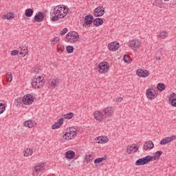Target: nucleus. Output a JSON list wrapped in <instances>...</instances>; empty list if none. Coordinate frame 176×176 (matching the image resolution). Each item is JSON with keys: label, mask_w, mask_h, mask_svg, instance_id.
Instances as JSON below:
<instances>
[{"label": "nucleus", "mask_w": 176, "mask_h": 176, "mask_svg": "<svg viewBox=\"0 0 176 176\" xmlns=\"http://www.w3.org/2000/svg\"><path fill=\"white\" fill-rule=\"evenodd\" d=\"M69 12V8L67 6L58 5L53 8L52 15L53 17L51 18V21L56 23L58 21L59 19H64L67 17Z\"/></svg>", "instance_id": "nucleus-1"}, {"label": "nucleus", "mask_w": 176, "mask_h": 176, "mask_svg": "<svg viewBox=\"0 0 176 176\" xmlns=\"http://www.w3.org/2000/svg\"><path fill=\"white\" fill-rule=\"evenodd\" d=\"M43 85H45V82L41 76H35L32 81V86L34 89H41V87H43Z\"/></svg>", "instance_id": "nucleus-2"}, {"label": "nucleus", "mask_w": 176, "mask_h": 176, "mask_svg": "<svg viewBox=\"0 0 176 176\" xmlns=\"http://www.w3.org/2000/svg\"><path fill=\"white\" fill-rule=\"evenodd\" d=\"M66 39L69 43H76L79 40V34L76 32H69L66 35Z\"/></svg>", "instance_id": "nucleus-3"}, {"label": "nucleus", "mask_w": 176, "mask_h": 176, "mask_svg": "<svg viewBox=\"0 0 176 176\" xmlns=\"http://www.w3.org/2000/svg\"><path fill=\"white\" fill-rule=\"evenodd\" d=\"M152 159L153 157L151 155H147L142 158H140L135 162V166H144L147 164V163H149V162H152Z\"/></svg>", "instance_id": "nucleus-4"}, {"label": "nucleus", "mask_w": 176, "mask_h": 176, "mask_svg": "<svg viewBox=\"0 0 176 176\" xmlns=\"http://www.w3.org/2000/svg\"><path fill=\"white\" fill-rule=\"evenodd\" d=\"M65 140H72V138H75L76 137V129L74 127L69 128V129L65 132L64 136Z\"/></svg>", "instance_id": "nucleus-5"}, {"label": "nucleus", "mask_w": 176, "mask_h": 176, "mask_svg": "<svg viewBox=\"0 0 176 176\" xmlns=\"http://www.w3.org/2000/svg\"><path fill=\"white\" fill-rule=\"evenodd\" d=\"M98 71L100 74H107V72L109 71V65H108V63H100L98 67Z\"/></svg>", "instance_id": "nucleus-6"}, {"label": "nucleus", "mask_w": 176, "mask_h": 176, "mask_svg": "<svg viewBox=\"0 0 176 176\" xmlns=\"http://www.w3.org/2000/svg\"><path fill=\"white\" fill-rule=\"evenodd\" d=\"M93 20H94V17L93 15L89 14L85 17V23H81V25H82L83 28H87V25H91L93 24Z\"/></svg>", "instance_id": "nucleus-7"}, {"label": "nucleus", "mask_w": 176, "mask_h": 176, "mask_svg": "<svg viewBox=\"0 0 176 176\" xmlns=\"http://www.w3.org/2000/svg\"><path fill=\"white\" fill-rule=\"evenodd\" d=\"M23 102L24 105H31L34 102V96L31 94L25 95Z\"/></svg>", "instance_id": "nucleus-8"}, {"label": "nucleus", "mask_w": 176, "mask_h": 176, "mask_svg": "<svg viewBox=\"0 0 176 176\" xmlns=\"http://www.w3.org/2000/svg\"><path fill=\"white\" fill-rule=\"evenodd\" d=\"M104 13H105V10L102 6L97 7L94 11L95 17H101V16H104Z\"/></svg>", "instance_id": "nucleus-9"}, {"label": "nucleus", "mask_w": 176, "mask_h": 176, "mask_svg": "<svg viewBox=\"0 0 176 176\" xmlns=\"http://www.w3.org/2000/svg\"><path fill=\"white\" fill-rule=\"evenodd\" d=\"M141 46V42L139 39H133L129 41V47L131 49H137Z\"/></svg>", "instance_id": "nucleus-10"}, {"label": "nucleus", "mask_w": 176, "mask_h": 176, "mask_svg": "<svg viewBox=\"0 0 176 176\" xmlns=\"http://www.w3.org/2000/svg\"><path fill=\"white\" fill-rule=\"evenodd\" d=\"M34 20L36 23H42L45 20V14L41 11H38L34 16Z\"/></svg>", "instance_id": "nucleus-11"}, {"label": "nucleus", "mask_w": 176, "mask_h": 176, "mask_svg": "<svg viewBox=\"0 0 176 176\" xmlns=\"http://www.w3.org/2000/svg\"><path fill=\"white\" fill-rule=\"evenodd\" d=\"M49 85L52 89H54L55 87H58L60 85V79L57 77H53L51 78Z\"/></svg>", "instance_id": "nucleus-12"}, {"label": "nucleus", "mask_w": 176, "mask_h": 176, "mask_svg": "<svg viewBox=\"0 0 176 176\" xmlns=\"http://www.w3.org/2000/svg\"><path fill=\"white\" fill-rule=\"evenodd\" d=\"M174 140H176L175 135L166 137V138H163L160 141V145H166V144H170V142H173V141H174Z\"/></svg>", "instance_id": "nucleus-13"}, {"label": "nucleus", "mask_w": 176, "mask_h": 176, "mask_svg": "<svg viewBox=\"0 0 176 176\" xmlns=\"http://www.w3.org/2000/svg\"><path fill=\"white\" fill-rule=\"evenodd\" d=\"M139 148L137 146V144H133L129 147L126 148V153L129 155H133V153H137Z\"/></svg>", "instance_id": "nucleus-14"}, {"label": "nucleus", "mask_w": 176, "mask_h": 176, "mask_svg": "<svg viewBox=\"0 0 176 176\" xmlns=\"http://www.w3.org/2000/svg\"><path fill=\"white\" fill-rule=\"evenodd\" d=\"M136 75L140 78H146L149 76V72L146 69H139L136 71Z\"/></svg>", "instance_id": "nucleus-15"}, {"label": "nucleus", "mask_w": 176, "mask_h": 176, "mask_svg": "<svg viewBox=\"0 0 176 176\" xmlns=\"http://www.w3.org/2000/svg\"><path fill=\"white\" fill-rule=\"evenodd\" d=\"M107 47L111 52H116L119 49V43L116 41L111 42L108 45Z\"/></svg>", "instance_id": "nucleus-16"}, {"label": "nucleus", "mask_w": 176, "mask_h": 176, "mask_svg": "<svg viewBox=\"0 0 176 176\" xmlns=\"http://www.w3.org/2000/svg\"><path fill=\"white\" fill-rule=\"evenodd\" d=\"M146 96L147 98H148V100H151V101L156 98V96H155V93H153V89H151V88L146 89Z\"/></svg>", "instance_id": "nucleus-17"}, {"label": "nucleus", "mask_w": 176, "mask_h": 176, "mask_svg": "<svg viewBox=\"0 0 176 176\" xmlns=\"http://www.w3.org/2000/svg\"><path fill=\"white\" fill-rule=\"evenodd\" d=\"M154 146L155 144H153V142L147 141L144 143L143 148L144 151H151V149H153Z\"/></svg>", "instance_id": "nucleus-18"}, {"label": "nucleus", "mask_w": 176, "mask_h": 176, "mask_svg": "<svg viewBox=\"0 0 176 176\" xmlns=\"http://www.w3.org/2000/svg\"><path fill=\"white\" fill-rule=\"evenodd\" d=\"M64 123V118H60L56 122H55L52 126V130H56L57 129H60L63 124Z\"/></svg>", "instance_id": "nucleus-19"}, {"label": "nucleus", "mask_w": 176, "mask_h": 176, "mask_svg": "<svg viewBox=\"0 0 176 176\" xmlns=\"http://www.w3.org/2000/svg\"><path fill=\"white\" fill-rule=\"evenodd\" d=\"M103 112H104V114L107 116H112L113 115V113L115 112V109H113V107H106L103 109Z\"/></svg>", "instance_id": "nucleus-20"}, {"label": "nucleus", "mask_w": 176, "mask_h": 176, "mask_svg": "<svg viewBox=\"0 0 176 176\" xmlns=\"http://www.w3.org/2000/svg\"><path fill=\"white\" fill-rule=\"evenodd\" d=\"M45 168L44 163H38L34 166V170L36 173H41L42 170Z\"/></svg>", "instance_id": "nucleus-21"}, {"label": "nucleus", "mask_w": 176, "mask_h": 176, "mask_svg": "<svg viewBox=\"0 0 176 176\" xmlns=\"http://www.w3.org/2000/svg\"><path fill=\"white\" fill-rule=\"evenodd\" d=\"M94 116V118L99 122H101L102 120V118H104V115H102V113H101V111H95Z\"/></svg>", "instance_id": "nucleus-22"}, {"label": "nucleus", "mask_w": 176, "mask_h": 176, "mask_svg": "<svg viewBox=\"0 0 176 176\" xmlns=\"http://www.w3.org/2000/svg\"><path fill=\"white\" fill-rule=\"evenodd\" d=\"M92 23L96 27H100V25H102L104 21L101 18H98L95 19L94 21H92Z\"/></svg>", "instance_id": "nucleus-23"}, {"label": "nucleus", "mask_w": 176, "mask_h": 176, "mask_svg": "<svg viewBox=\"0 0 176 176\" xmlns=\"http://www.w3.org/2000/svg\"><path fill=\"white\" fill-rule=\"evenodd\" d=\"M23 125L25 127H28L29 129H32L34 126H35V122L32 121V120H29L28 121H25L23 123Z\"/></svg>", "instance_id": "nucleus-24"}, {"label": "nucleus", "mask_w": 176, "mask_h": 176, "mask_svg": "<svg viewBox=\"0 0 176 176\" xmlns=\"http://www.w3.org/2000/svg\"><path fill=\"white\" fill-rule=\"evenodd\" d=\"M66 159H69V160L74 159L75 157V152L72 151H68L65 153Z\"/></svg>", "instance_id": "nucleus-25"}, {"label": "nucleus", "mask_w": 176, "mask_h": 176, "mask_svg": "<svg viewBox=\"0 0 176 176\" xmlns=\"http://www.w3.org/2000/svg\"><path fill=\"white\" fill-rule=\"evenodd\" d=\"M163 155V151H157L156 153H154V156H151L152 160H157L160 159V156Z\"/></svg>", "instance_id": "nucleus-26"}, {"label": "nucleus", "mask_w": 176, "mask_h": 176, "mask_svg": "<svg viewBox=\"0 0 176 176\" xmlns=\"http://www.w3.org/2000/svg\"><path fill=\"white\" fill-rule=\"evenodd\" d=\"M19 54L21 56V57H25V56H27V54H28V48H27V47H21Z\"/></svg>", "instance_id": "nucleus-27"}, {"label": "nucleus", "mask_w": 176, "mask_h": 176, "mask_svg": "<svg viewBox=\"0 0 176 176\" xmlns=\"http://www.w3.org/2000/svg\"><path fill=\"white\" fill-rule=\"evenodd\" d=\"M157 38H160L161 39H166L167 36H168V32L166 31H162L158 34Z\"/></svg>", "instance_id": "nucleus-28"}, {"label": "nucleus", "mask_w": 176, "mask_h": 176, "mask_svg": "<svg viewBox=\"0 0 176 176\" xmlns=\"http://www.w3.org/2000/svg\"><path fill=\"white\" fill-rule=\"evenodd\" d=\"M32 153H33V150L32 148H27L23 151V155L26 157H28V156H32Z\"/></svg>", "instance_id": "nucleus-29"}, {"label": "nucleus", "mask_w": 176, "mask_h": 176, "mask_svg": "<svg viewBox=\"0 0 176 176\" xmlns=\"http://www.w3.org/2000/svg\"><path fill=\"white\" fill-rule=\"evenodd\" d=\"M25 14L26 17H32V16L34 14V10L31 8H28L25 10Z\"/></svg>", "instance_id": "nucleus-30"}, {"label": "nucleus", "mask_w": 176, "mask_h": 176, "mask_svg": "<svg viewBox=\"0 0 176 176\" xmlns=\"http://www.w3.org/2000/svg\"><path fill=\"white\" fill-rule=\"evenodd\" d=\"M157 89L159 90V91H164V90H166V85L164 83L160 82L157 85Z\"/></svg>", "instance_id": "nucleus-31"}, {"label": "nucleus", "mask_w": 176, "mask_h": 176, "mask_svg": "<svg viewBox=\"0 0 176 176\" xmlns=\"http://www.w3.org/2000/svg\"><path fill=\"white\" fill-rule=\"evenodd\" d=\"M104 160H107V157L106 156H104L103 157L96 158L94 160V163H95V164H100V163H102V162H104Z\"/></svg>", "instance_id": "nucleus-32"}, {"label": "nucleus", "mask_w": 176, "mask_h": 176, "mask_svg": "<svg viewBox=\"0 0 176 176\" xmlns=\"http://www.w3.org/2000/svg\"><path fill=\"white\" fill-rule=\"evenodd\" d=\"M3 20H12L13 19V16L10 14V12H8L6 14H4L2 16Z\"/></svg>", "instance_id": "nucleus-33"}, {"label": "nucleus", "mask_w": 176, "mask_h": 176, "mask_svg": "<svg viewBox=\"0 0 176 176\" xmlns=\"http://www.w3.org/2000/svg\"><path fill=\"white\" fill-rule=\"evenodd\" d=\"M99 140L100 141V144H107L109 141V139L107 137L102 136L99 138Z\"/></svg>", "instance_id": "nucleus-34"}, {"label": "nucleus", "mask_w": 176, "mask_h": 176, "mask_svg": "<svg viewBox=\"0 0 176 176\" xmlns=\"http://www.w3.org/2000/svg\"><path fill=\"white\" fill-rule=\"evenodd\" d=\"M6 110V105H5V104L3 103H0V115H1V113H3V112H5Z\"/></svg>", "instance_id": "nucleus-35"}, {"label": "nucleus", "mask_w": 176, "mask_h": 176, "mask_svg": "<svg viewBox=\"0 0 176 176\" xmlns=\"http://www.w3.org/2000/svg\"><path fill=\"white\" fill-rule=\"evenodd\" d=\"M64 116H65V119H67V120L72 119L74 118V113L72 112L67 113L65 114Z\"/></svg>", "instance_id": "nucleus-36"}, {"label": "nucleus", "mask_w": 176, "mask_h": 176, "mask_svg": "<svg viewBox=\"0 0 176 176\" xmlns=\"http://www.w3.org/2000/svg\"><path fill=\"white\" fill-rule=\"evenodd\" d=\"M91 160H93V158H89L87 156H85V160H84V164H85V166L87 164H89V163H90V162H91Z\"/></svg>", "instance_id": "nucleus-37"}, {"label": "nucleus", "mask_w": 176, "mask_h": 176, "mask_svg": "<svg viewBox=\"0 0 176 176\" xmlns=\"http://www.w3.org/2000/svg\"><path fill=\"white\" fill-rule=\"evenodd\" d=\"M123 59L124 63H127V64H130V63H131V60H130V56H129V55H124Z\"/></svg>", "instance_id": "nucleus-38"}, {"label": "nucleus", "mask_w": 176, "mask_h": 176, "mask_svg": "<svg viewBox=\"0 0 176 176\" xmlns=\"http://www.w3.org/2000/svg\"><path fill=\"white\" fill-rule=\"evenodd\" d=\"M66 50H67V53H69V54L74 53V47L71 46V45H68L66 47Z\"/></svg>", "instance_id": "nucleus-39"}, {"label": "nucleus", "mask_w": 176, "mask_h": 176, "mask_svg": "<svg viewBox=\"0 0 176 176\" xmlns=\"http://www.w3.org/2000/svg\"><path fill=\"white\" fill-rule=\"evenodd\" d=\"M13 78V76H12V72H8L7 73V81L8 82H12Z\"/></svg>", "instance_id": "nucleus-40"}, {"label": "nucleus", "mask_w": 176, "mask_h": 176, "mask_svg": "<svg viewBox=\"0 0 176 176\" xmlns=\"http://www.w3.org/2000/svg\"><path fill=\"white\" fill-rule=\"evenodd\" d=\"M175 96H176L175 93H172L170 94L169 98H168L169 102L173 101V100H176Z\"/></svg>", "instance_id": "nucleus-41"}, {"label": "nucleus", "mask_w": 176, "mask_h": 176, "mask_svg": "<svg viewBox=\"0 0 176 176\" xmlns=\"http://www.w3.org/2000/svg\"><path fill=\"white\" fill-rule=\"evenodd\" d=\"M60 41V38L58 37H55L52 40L51 44L54 45L57 42Z\"/></svg>", "instance_id": "nucleus-42"}, {"label": "nucleus", "mask_w": 176, "mask_h": 176, "mask_svg": "<svg viewBox=\"0 0 176 176\" xmlns=\"http://www.w3.org/2000/svg\"><path fill=\"white\" fill-rule=\"evenodd\" d=\"M10 54H11V56H17V54H19V50H14L11 51Z\"/></svg>", "instance_id": "nucleus-43"}, {"label": "nucleus", "mask_w": 176, "mask_h": 176, "mask_svg": "<svg viewBox=\"0 0 176 176\" xmlns=\"http://www.w3.org/2000/svg\"><path fill=\"white\" fill-rule=\"evenodd\" d=\"M68 32V29L67 28H65L61 32L60 35H65Z\"/></svg>", "instance_id": "nucleus-44"}, {"label": "nucleus", "mask_w": 176, "mask_h": 176, "mask_svg": "<svg viewBox=\"0 0 176 176\" xmlns=\"http://www.w3.org/2000/svg\"><path fill=\"white\" fill-rule=\"evenodd\" d=\"M114 101H116V102H122L123 101V98L122 97L116 98Z\"/></svg>", "instance_id": "nucleus-45"}, {"label": "nucleus", "mask_w": 176, "mask_h": 176, "mask_svg": "<svg viewBox=\"0 0 176 176\" xmlns=\"http://www.w3.org/2000/svg\"><path fill=\"white\" fill-rule=\"evenodd\" d=\"M170 104L172 105V107H176V99L172 100V101L170 102Z\"/></svg>", "instance_id": "nucleus-46"}, {"label": "nucleus", "mask_w": 176, "mask_h": 176, "mask_svg": "<svg viewBox=\"0 0 176 176\" xmlns=\"http://www.w3.org/2000/svg\"><path fill=\"white\" fill-rule=\"evenodd\" d=\"M57 52H58V53H60V52H64V48H63V47H61V48H58V49H57Z\"/></svg>", "instance_id": "nucleus-47"}, {"label": "nucleus", "mask_w": 176, "mask_h": 176, "mask_svg": "<svg viewBox=\"0 0 176 176\" xmlns=\"http://www.w3.org/2000/svg\"><path fill=\"white\" fill-rule=\"evenodd\" d=\"M85 156H87V157H89V159H93V155H91V154L86 155Z\"/></svg>", "instance_id": "nucleus-48"}, {"label": "nucleus", "mask_w": 176, "mask_h": 176, "mask_svg": "<svg viewBox=\"0 0 176 176\" xmlns=\"http://www.w3.org/2000/svg\"><path fill=\"white\" fill-rule=\"evenodd\" d=\"M157 60H160V57L157 58Z\"/></svg>", "instance_id": "nucleus-49"}, {"label": "nucleus", "mask_w": 176, "mask_h": 176, "mask_svg": "<svg viewBox=\"0 0 176 176\" xmlns=\"http://www.w3.org/2000/svg\"><path fill=\"white\" fill-rule=\"evenodd\" d=\"M164 1H170V0H164Z\"/></svg>", "instance_id": "nucleus-50"}]
</instances>
